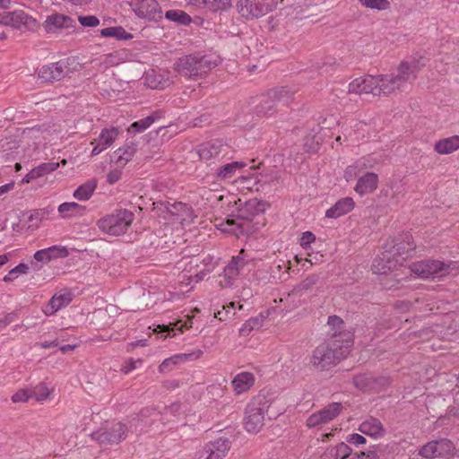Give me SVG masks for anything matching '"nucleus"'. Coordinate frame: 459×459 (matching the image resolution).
<instances>
[{
	"label": "nucleus",
	"instance_id": "1",
	"mask_svg": "<svg viewBox=\"0 0 459 459\" xmlns=\"http://www.w3.org/2000/svg\"><path fill=\"white\" fill-rule=\"evenodd\" d=\"M423 66H425V62L422 57L413 58L403 61L391 74L375 76L377 82L375 96H387L403 91L415 81L418 73Z\"/></svg>",
	"mask_w": 459,
	"mask_h": 459
},
{
	"label": "nucleus",
	"instance_id": "2",
	"mask_svg": "<svg viewBox=\"0 0 459 459\" xmlns=\"http://www.w3.org/2000/svg\"><path fill=\"white\" fill-rule=\"evenodd\" d=\"M352 345V333H344L342 344L332 342L331 343L324 342L316 347L309 357V365L317 371L327 370L346 358Z\"/></svg>",
	"mask_w": 459,
	"mask_h": 459
},
{
	"label": "nucleus",
	"instance_id": "3",
	"mask_svg": "<svg viewBox=\"0 0 459 459\" xmlns=\"http://www.w3.org/2000/svg\"><path fill=\"white\" fill-rule=\"evenodd\" d=\"M295 93L296 90L288 86L271 89L258 98L255 113L258 117H271L277 112L279 104L288 105Z\"/></svg>",
	"mask_w": 459,
	"mask_h": 459
},
{
	"label": "nucleus",
	"instance_id": "4",
	"mask_svg": "<svg viewBox=\"0 0 459 459\" xmlns=\"http://www.w3.org/2000/svg\"><path fill=\"white\" fill-rule=\"evenodd\" d=\"M218 65V58L211 55H188L178 59L175 69L185 77H197Z\"/></svg>",
	"mask_w": 459,
	"mask_h": 459
},
{
	"label": "nucleus",
	"instance_id": "5",
	"mask_svg": "<svg viewBox=\"0 0 459 459\" xmlns=\"http://www.w3.org/2000/svg\"><path fill=\"white\" fill-rule=\"evenodd\" d=\"M134 220V214L126 210L119 209L115 212L100 219L97 222L99 229L111 236L125 234Z\"/></svg>",
	"mask_w": 459,
	"mask_h": 459
},
{
	"label": "nucleus",
	"instance_id": "6",
	"mask_svg": "<svg viewBox=\"0 0 459 459\" xmlns=\"http://www.w3.org/2000/svg\"><path fill=\"white\" fill-rule=\"evenodd\" d=\"M405 239L407 240V248L403 247L402 243L395 244L392 250H385L381 254V256L374 260L372 264L374 273L386 274L393 270L398 264V259L394 258L395 255H405L406 257L411 255V252L414 250L415 246L410 242L411 236L406 235Z\"/></svg>",
	"mask_w": 459,
	"mask_h": 459
},
{
	"label": "nucleus",
	"instance_id": "7",
	"mask_svg": "<svg viewBox=\"0 0 459 459\" xmlns=\"http://www.w3.org/2000/svg\"><path fill=\"white\" fill-rule=\"evenodd\" d=\"M269 408V402L264 395L255 396L247 406L244 426L247 432L257 433L264 426V413Z\"/></svg>",
	"mask_w": 459,
	"mask_h": 459
},
{
	"label": "nucleus",
	"instance_id": "8",
	"mask_svg": "<svg viewBox=\"0 0 459 459\" xmlns=\"http://www.w3.org/2000/svg\"><path fill=\"white\" fill-rule=\"evenodd\" d=\"M129 428L121 421L106 422L91 437L101 446H113L126 439Z\"/></svg>",
	"mask_w": 459,
	"mask_h": 459
},
{
	"label": "nucleus",
	"instance_id": "9",
	"mask_svg": "<svg viewBox=\"0 0 459 459\" xmlns=\"http://www.w3.org/2000/svg\"><path fill=\"white\" fill-rule=\"evenodd\" d=\"M238 13L247 20L258 19L276 8L274 0H238Z\"/></svg>",
	"mask_w": 459,
	"mask_h": 459
},
{
	"label": "nucleus",
	"instance_id": "10",
	"mask_svg": "<svg viewBox=\"0 0 459 459\" xmlns=\"http://www.w3.org/2000/svg\"><path fill=\"white\" fill-rule=\"evenodd\" d=\"M249 259L244 249H241L238 255L233 256L224 271L220 274L219 283L221 287H230L239 274L244 273L248 265Z\"/></svg>",
	"mask_w": 459,
	"mask_h": 459
},
{
	"label": "nucleus",
	"instance_id": "11",
	"mask_svg": "<svg viewBox=\"0 0 459 459\" xmlns=\"http://www.w3.org/2000/svg\"><path fill=\"white\" fill-rule=\"evenodd\" d=\"M450 267V264H445L438 260H426L412 264L411 270L420 278H436L449 274Z\"/></svg>",
	"mask_w": 459,
	"mask_h": 459
},
{
	"label": "nucleus",
	"instance_id": "12",
	"mask_svg": "<svg viewBox=\"0 0 459 459\" xmlns=\"http://www.w3.org/2000/svg\"><path fill=\"white\" fill-rule=\"evenodd\" d=\"M455 447L446 438L432 440L424 445L419 451V455L428 459L436 457H450L454 455Z\"/></svg>",
	"mask_w": 459,
	"mask_h": 459
},
{
	"label": "nucleus",
	"instance_id": "13",
	"mask_svg": "<svg viewBox=\"0 0 459 459\" xmlns=\"http://www.w3.org/2000/svg\"><path fill=\"white\" fill-rule=\"evenodd\" d=\"M341 403H332L317 412L311 414L307 420L308 428H315L319 425L326 424L335 419L342 411Z\"/></svg>",
	"mask_w": 459,
	"mask_h": 459
},
{
	"label": "nucleus",
	"instance_id": "14",
	"mask_svg": "<svg viewBox=\"0 0 459 459\" xmlns=\"http://www.w3.org/2000/svg\"><path fill=\"white\" fill-rule=\"evenodd\" d=\"M230 449V441L227 437H220L207 444L199 452L197 459H223Z\"/></svg>",
	"mask_w": 459,
	"mask_h": 459
},
{
	"label": "nucleus",
	"instance_id": "15",
	"mask_svg": "<svg viewBox=\"0 0 459 459\" xmlns=\"http://www.w3.org/2000/svg\"><path fill=\"white\" fill-rule=\"evenodd\" d=\"M229 147L220 140L204 143L198 147V155L201 160L210 162L212 160H220L228 153Z\"/></svg>",
	"mask_w": 459,
	"mask_h": 459
},
{
	"label": "nucleus",
	"instance_id": "16",
	"mask_svg": "<svg viewBox=\"0 0 459 459\" xmlns=\"http://www.w3.org/2000/svg\"><path fill=\"white\" fill-rule=\"evenodd\" d=\"M69 68L64 61H58L49 65L42 66L38 73L39 79L43 82L60 81L68 74Z\"/></svg>",
	"mask_w": 459,
	"mask_h": 459
},
{
	"label": "nucleus",
	"instance_id": "17",
	"mask_svg": "<svg viewBox=\"0 0 459 459\" xmlns=\"http://www.w3.org/2000/svg\"><path fill=\"white\" fill-rule=\"evenodd\" d=\"M134 12L139 18L157 20L161 17V8L156 0H135Z\"/></svg>",
	"mask_w": 459,
	"mask_h": 459
},
{
	"label": "nucleus",
	"instance_id": "18",
	"mask_svg": "<svg viewBox=\"0 0 459 459\" xmlns=\"http://www.w3.org/2000/svg\"><path fill=\"white\" fill-rule=\"evenodd\" d=\"M118 129L117 127L104 128L101 130L98 138L91 142L94 145L91 151V156H96L103 151L109 148L118 136Z\"/></svg>",
	"mask_w": 459,
	"mask_h": 459
},
{
	"label": "nucleus",
	"instance_id": "19",
	"mask_svg": "<svg viewBox=\"0 0 459 459\" xmlns=\"http://www.w3.org/2000/svg\"><path fill=\"white\" fill-rule=\"evenodd\" d=\"M35 20L22 10L0 13V24L20 29L22 25L29 26Z\"/></svg>",
	"mask_w": 459,
	"mask_h": 459
},
{
	"label": "nucleus",
	"instance_id": "20",
	"mask_svg": "<svg viewBox=\"0 0 459 459\" xmlns=\"http://www.w3.org/2000/svg\"><path fill=\"white\" fill-rule=\"evenodd\" d=\"M377 80L373 75H368L366 77L356 78L350 82L348 87L349 93H354L358 95L362 94H372L375 96V88H377Z\"/></svg>",
	"mask_w": 459,
	"mask_h": 459
},
{
	"label": "nucleus",
	"instance_id": "21",
	"mask_svg": "<svg viewBox=\"0 0 459 459\" xmlns=\"http://www.w3.org/2000/svg\"><path fill=\"white\" fill-rule=\"evenodd\" d=\"M378 176L374 172H367L358 178L354 190L364 195L374 192L377 188Z\"/></svg>",
	"mask_w": 459,
	"mask_h": 459
},
{
	"label": "nucleus",
	"instance_id": "22",
	"mask_svg": "<svg viewBox=\"0 0 459 459\" xmlns=\"http://www.w3.org/2000/svg\"><path fill=\"white\" fill-rule=\"evenodd\" d=\"M73 299V294L70 291H64L54 295L48 304L43 309L47 316H51L62 307L67 306Z\"/></svg>",
	"mask_w": 459,
	"mask_h": 459
},
{
	"label": "nucleus",
	"instance_id": "23",
	"mask_svg": "<svg viewBox=\"0 0 459 459\" xmlns=\"http://www.w3.org/2000/svg\"><path fill=\"white\" fill-rule=\"evenodd\" d=\"M167 209L172 216L180 221V223L189 224L193 222L195 218L193 210L187 204L183 203H175Z\"/></svg>",
	"mask_w": 459,
	"mask_h": 459
},
{
	"label": "nucleus",
	"instance_id": "24",
	"mask_svg": "<svg viewBox=\"0 0 459 459\" xmlns=\"http://www.w3.org/2000/svg\"><path fill=\"white\" fill-rule=\"evenodd\" d=\"M355 205V202L351 197H343L338 200L333 206L329 208L325 212V217L337 219L350 212Z\"/></svg>",
	"mask_w": 459,
	"mask_h": 459
},
{
	"label": "nucleus",
	"instance_id": "25",
	"mask_svg": "<svg viewBox=\"0 0 459 459\" xmlns=\"http://www.w3.org/2000/svg\"><path fill=\"white\" fill-rule=\"evenodd\" d=\"M254 384L255 377L250 372H240L237 374L231 381L233 390L237 394L247 392Z\"/></svg>",
	"mask_w": 459,
	"mask_h": 459
},
{
	"label": "nucleus",
	"instance_id": "26",
	"mask_svg": "<svg viewBox=\"0 0 459 459\" xmlns=\"http://www.w3.org/2000/svg\"><path fill=\"white\" fill-rule=\"evenodd\" d=\"M67 255L68 251L65 247L52 246L50 247L37 251L34 254V258L38 262L48 263L52 259L65 257Z\"/></svg>",
	"mask_w": 459,
	"mask_h": 459
},
{
	"label": "nucleus",
	"instance_id": "27",
	"mask_svg": "<svg viewBox=\"0 0 459 459\" xmlns=\"http://www.w3.org/2000/svg\"><path fill=\"white\" fill-rule=\"evenodd\" d=\"M359 429L361 433L370 437H380L385 434V429L381 421L378 419L373 417L364 420L360 424Z\"/></svg>",
	"mask_w": 459,
	"mask_h": 459
},
{
	"label": "nucleus",
	"instance_id": "28",
	"mask_svg": "<svg viewBox=\"0 0 459 459\" xmlns=\"http://www.w3.org/2000/svg\"><path fill=\"white\" fill-rule=\"evenodd\" d=\"M73 26V19L67 15L56 13L46 20V30L52 32L56 29L69 28Z\"/></svg>",
	"mask_w": 459,
	"mask_h": 459
},
{
	"label": "nucleus",
	"instance_id": "29",
	"mask_svg": "<svg viewBox=\"0 0 459 459\" xmlns=\"http://www.w3.org/2000/svg\"><path fill=\"white\" fill-rule=\"evenodd\" d=\"M328 325L333 331L332 333V338L333 339L332 342L339 344H342V341L344 339V333L348 331L344 330V322L343 320L337 316H330L327 321Z\"/></svg>",
	"mask_w": 459,
	"mask_h": 459
},
{
	"label": "nucleus",
	"instance_id": "30",
	"mask_svg": "<svg viewBox=\"0 0 459 459\" xmlns=\"http://www.w3.org/2000/svg\"><path fill=\"white\" fill-rule=\"evenodd\" d=\"M351 454V448L342 442L336 446L328 447L321 455L320 459H346Z\"/></svg>",
	"mask_w": 459,
	"mask_h": 459
},
{
	"label": "nucleus",
	"instance_id": "31",
	"mask_svg": "<svg viewBox=\"0 0 459 459\" xmlns=\"http://www.w3.org/2000/svg\"><path fill=\"white\" fill-rule=\"evenodd\" d=\"M58 212L64 219H68L76 216H82L85 213L86 208L75 202H66L61 204L57 208Z\"/></svg>",
	"mask_w": 459,
	"mask_h": 459
},
{
	"label": "nucleus",
	"instance_id": "32",
	"mask_svg": "<svg viewBox=\"0 0 459 459\" xmlns=\"http://www.w3.org/2000/svg\"><path fill=\"white\" fill-rule=\"evenodd\" d=\"M434 149L439 154H449L457 151L459 149V135H453L437 141Z\"/></svg>",
	"mask_w": 459,
	"mask_h": 459
},
{
	"label": "nucleus",
	"instance_id": "33",
	"mask_svg": "<svg viewBox=\"0 0 459 459\" xmlns=\"http://www.w3.org/2000/svg\"><path fill=\"white\" fill-rule=\"evenodd\" d=\"M135 152L136 145L134 143L126 144L114 152L113 159L118 166L123 167L132 160Z\"/></svg>",
	"mask_w": 459,
	"mask_h": 459
},
{
	"label": "nucleus",
	"instance_id": "34",
	"mask_svg": "<svg viewBox=\"0 0 459 459\" xmlns=\"http://www.w3.org/2000/svg\"><path fill=\"white\" fill-rule=\"evenodd\" d=\"M245 166L246 163L242 161H233L227 163L216 170V178L219 180H226L231 178L236 175L238 170L243 169Z\"/></svg>",
	"mask_w": 459,
	"mask_h": 459
},
{
	"label": "nucleus",
	"instance_id": "35",
	"mask_svg": "<svg viewBox=\"0 0 459 459\" xmlns=\"http://www.w3.org/2000/svg\"><path fill=\"white\" fill-rule=\"evenodd\" d=\"M97 187L95 180H89L81 185L74 193V197L80 201L89 200Z\"/></svg>",
	"mask_w": 459,
	"mask_h": 459
},
{
	"label": "nucleus",
	"instance_id": "36",
	"mask_svg": "<svg viewBox=\"0 0 459 459\" xmlns=\"http://www.w3.org/2000/svg\"><path fill=\"white\" fill-rule=\"evenodd\" d=\"M353 383L357 388L364 392L376 387V379L372 375L367 373L357 375L353 379Z\"/></svg>",
	"mask_w": 459,
	"mask_h": 459
},
{
	"label": "nucleus",
	"instance_id": "37",
	"mask_svg": "<svg viewBox=\"0 0 459 459\" xmlns=\"http://www.w3.org/2000/svg\"><path fill=\"white\" fill-rule=\"evenodd\" d=\"M100 34L103 37H111L117 39H128L132 38V35L127 33L125 29L120 26L102 29Z\"/></svg>",
	"mask_w": 459,
	"mask_h": 459
},
{
	"label": "nucleus",
	"instance_id": "38",
	"mask_svg": "<svg viewBox=\"0 0 459 459\" xmlns=\"http://www.w3.org/2000/svg\"><path fill=\"white\" fill-rule=\"evenodd\" d=\"M158 116L151 115L143 119L134 122L128 131L132 133H141L146 130L156 119Z\"/></svg>",
	"mask_w": 459,
	"mask_h": 459
},
{
	"label": "nucleus",
	"instance_id": "39",
	"mask_svg": "<svg viewBox=\"0 0 459 459\" xmlns=\"http://www.w3.org/2000/svg\"><path fill=\"white\" fill-rule=\"evenodd\" d=\"M165 17L172 22H176L179 24H188L191 22L190 16L183 11L179 10H169L166 12Z\"/></svg>",
	"mask_w": 459,
	"mask_h": 459
},
{
	"label": "nucleus",
	"instance_id": "40",
	"mask_svg": "<svg viewBox=\"0 0 459 459\" xmlns=\"http://www.w3.org/2000/svg\"><path fill=\"white\" fill-rule=\"evenodd\" d=\"M359 2L367 8L376 10H386L390 6L387 0H359Z\"/></svg>",
	"mask_w": 459,
	"mask_h": 459
},
{
	"label": "nucleus",
	"instance_id": "41",
	"mask_svg": "<svg viewBox=\"0 0 459 459\" xmlns=\"http://www.w3.org/2000/svg\"><path fill=\"white\" fill-rule=\"evenodd\" d=\"M318 281V276L316 274L308 275L304 279L295 289L296 292H303L312 289L314 285Z\"/></svg>",
	"mask_w": 459,
	"mask_h": 459
},
{
	"label": "nucleus",
	"instance_id": "42",
	"mask_svg": "<svg viewBox=\"0 0 459 459\" xmlns=\"http://www.w3.org/2000/svg\"><path fill=\"white\" fill-rule=\"evenodd\" d=\"M29 271V266L26 264H19L16 267L10 270L9 273L4 277L5 282L13 281L17 278L18 274H25Z\"/></svg>",
	"mask_w": 459,
	"mask_h": 459
},
{
	"label": "nucleus",
	"instance_id": "43",
	"mask_svg": "<svg viewBox=\"0 0 459 459\" xmlns=\"http://www.w3.org/2000/svg\"><path fill=\"white\" fill-rule=\"evenodd\" d=\"M368 167H371L368 164V160L366 158L359 159L355 165L349 166L345 170L346 176H356L361 169H367Z\"/></svg>",
	"mask_w": 459,
	"mask_h": 459
},
{
	"label": "nucleus",
	"instance_id": "44",
	"mask_svg": "<svg viewBox=\"0 0 459 459\" xmlns=\"http://www.w3.org/2000/svg\"><path fill=\"white\" fill-rule=\"evenodd\" d=\"M205 5L213 11H226L231 7V0H205Z\"/></svg>",
	"mask_w": 459,
	"mask_h": 459
},
{
	"label": "nucleus",
	"instance_id": "45",
	"mask_svg": "<svg viewBox=\"0 0 459 459\" xmlns=\"http://www.w3.org/2000/svg\"><path fill=\"white\" fill-rule=\"evenodd\" d=\"M58 167H59L58 162H48V163H42L39 166L36 167V169L40 178V177L47 175L52 171H55Z\"/></svg>",
	"mask_w": 459,
	"mask_h": 459
},
{
	"label": "nucleus",
	"instance_id": "46",
	"mask_svg": "<svg viewBox=\"0 0 459 459\" xmlns=\"http://www.w3.org/2000/svg\"><path fill=\"white\" fill-rule=\"evenodd\" d=\"M32 396H33L32 392H30L29 390H26V389H21V390L17 391L12 396V401L15 403H26Z\"/></svg>",
	"mask_w": 459,
	"mask_h": 459
},
{
	"label": "nucleus",
	"instance_id": "47",
	"mask_svg": "<svg viewBox=\"0 0 459 459\" xmlns=\"http://www.w3.org/2000/svg\"><path fill=\"white\" fill-rule=\"evenodd\" d=\"M258 325L259 321L257 318L249 319L239 329V333L241 335H247Z\"/></svg>",
	"mask_w": 459,
	"mask_h": 459
},
{
	"label": "nucleus",
	"instance_id": "48",
	"mask_svg": "<svg viewBox=\"0 0 459 459\" xmlns=\"http://www.w3.org/2000/svg\"><path fill=\"white\" fill-rule=\"evenodd\" d=\"M79 22L84 27H96L100 24V20L94 15L80 16Z\"/></svg>",
	"mask_w": 459,
	"mask_h": 459
},
{
	"label": "nucleus",
	"instance_id": "49",
	"mask_svg": "<svg viewBox=\"0 0 459 459\" xmlns=\"http://www.w3.org/2000/svg\"><path fill=\"white\" fill-rule=\"evenodd\" d=\"M316 240V236L311 231H306L300 238V246L304 248L309 247Z\"/></svg>",
	"mask_w": 459,
	"mask_h": 459
},
{
	"label": "nucleus",
	"instance_id": "50",
	"mask_svg": "<svg viewBox=\"0 0 459 459\" xmlns=\"http://www.w3.org/2000/svg\"><path fill=\"white\" fill-rule=\"evenodd\" d=\"M235 306L234 302H230L229 305L224 306L221 310H219L215 313V317L219 320L222 321L227 318L228 314L230 313V309L233 308Z\"/></svg>",
	"mask_w": 459,
	"mask_h": 459
},
{
	"label": "nucleus",
	"instance_id": "51",
	"mask_svg": "<svg viewBox=\"0 0 459 459\" xmlns=\"http://www.w3.org/2000/svg\"><path fill=\"white\" fill-rule=\"evenodd\" d=\"M35 395H36L37 401H43V400H46L49 396V391L45 385H40V386L37 387Z\"/></svg>",
	"mask_w": 459,
	"mask_h": 459
},
{
	"label": "nucleus",
	"instance_id": "52",
	"mask_svg": "<svg viewBox=\"0 0 459 459\" xmlns=\"http://www.w3.org/2000/svg\"><path fill=\"white\" fill-rule=\"evenodd\" d=\"M278 272H281L282 269H285V272L278 277L280 281H285L287 279L286 274H288L289 270L290 269V263L288 262H282V264H279L275 267Z\"/></svg>",
	"mask_w": 459,
	"mask_h": 459
},
{
	"label": "nucleus",
	"instance_id": "53",
	"mask_svg": "<svg viewBox=\"0 0 459 459\" xmlns=\"http://www.w3.org/2000/svg\"><path fill=\"white\" fill-rule=\"evenodd\" d=\"M347 441L355 446H359V445L365 444L366 438L359 434L354 433V434L350 435V437L347 438Z\"/></svg>",
	"mask_w": 459,
	"mask_h": 459
},
{
	"label": "nucleus",
	"instance_id": "54",
	"mask_svg": "<svg viewBox=\"0 0 459 459\" xmlns=\"http://www.w3.org/2000/svg\"><path fill=\"white\" fill-rule=\"evenodd\" d=\"M256 205V202L255 200H252V201H248L245 204V208L244 209H241L239 210V217L243 218V219H246V220H249V216L248 215H246L245 214V211H250L252 209H254Z\"/></svg>",
	"mask_w": 459,
	"mask_h": 459
},
{
	"label": "nucleus",
	"instance_id": "55",
	"mask_svg": "<svg viewBox=\"0 0 459 459\" xmlns=\"http://www.w3.org/2000/svg\"><path fill=\"white\" fill-rule=\"evenodd\" d=\"M186 320L183 322L182 320H179L176 323L177 327L179 331H183V329H189L192 327V320L193 317L189 316H186Z\"/></svg>",
	"mask_w": 459,
	"mask_h": 459
},
{
	"label": "nucleus",
	"instance_id": "56",
	"mask_svg": "<svg viewBox=\"0 0 459 459\" xmlns=\"http://www.w3.org/2000/svg\"><path fill=\"white\" fill-rule=\"evenodd\" d=\"M121 171L119 169H114L108 172L107 179L109 184H115L121 178Z\"/></svg>",
	"mask_w": 459,
	"mask_h": 459
},
{
	"label": "nucleus",
	"instance_id": "57",
	"mask_svg": "<svg viewBox=\"0 0 459 459\" xmlns=\"http://www.w3.org/2000/svg\"><path fill=\"white\" fill-rule=\"evenodd\" d=\"M39 178V173L36 168H34L22 178V183H30V181Z\"/></svg>",
	"mask_w": 459,
	"mask_h": 459
},
{
	"label": "nucleus",
	"instance_id": "58",
	"mask_svg": "<svg viewBox=\"0 0 459 459\" xmlns=\"http://www.w3.org/2000/svg\"><path fill=\"white\" fill-rule=\"evenodd\" d=\"M352 459H377V454L376 451H369L368 454L362 452L360 455H358L357 457H353Z\"/></svg>",
	"mask_w": 459,
	"mask_h": 459
},
{
	"label": "nucleus",
	"instance_id": "59",
	"mask_svg": "<svg viewBox=\"0 0 459 459\" xmlns=\"http://www.w3.org/2000/svg\"><path fill=\"white\" fill-rule=\"evenodd\" d=\"M43 349L52 348L58 346V341L54 340L52 342H43L39 344Z\"/></svg>",
	"mask_w": 459,
	"mask_h": 459
},
{
	"label": "nucleus",
	"instance_id": "60",
	"mask_svg": "<svg viewBox=\"0 0 459 459\" xmlns=\"http://www.w3.org/2000/svg\"><path fill=\"white\" fill-rule=\"evenodd\" d=\"M187 4L200 6L205 4V0H185Z\"/></svg>",
	"mask_w": 459,
	"mask_h": 459
},
{
	"label": "nucleus",
	"instance_id": "61",
	"mask_svg": "<svg viewBox=\"0 0 459 459\" xmlns=\"http://www.w3.org/2000/svg\"><path fill=\"white\" fill-rule=\"evenodd\" d=\"M14 318H15V314L9 313L3 318V320L5 322V324H7V325H9L14 320Z\"/></svg>",
	"mask_w": 459,
	"mask_h": 459
},
{
	"label": "nucleus",
	"instance_id": "62",
	"mask_svg": "<svg viewBox=\"0 0 459 459\" xmlns=\"http://www.w3.org/2000/svg\"><path fill=\"white\" fill-rule=\"evenodd\" d=\"M76 347V345H70V344H66V345H63L61 346L59 349L60 351L63 352V353H66L68 351H71L73 350H74Z\"/></svg>",
	"mask_w": 459,
	"mask_h": 459
},
{
	"label": "nucleus",
	"instance_id": "63",
	"mask_svg": "<svg viewBox=\"0 0 459 459\" xmlns=\"http://www.w3.org/2000/svg\"><path fill=\"white\" fill-rule=\"evenodd\" d=\"M13 184H5L0 186V195L5 194L13 188Z\"/></svg>",
	"mask_w": 459,
	"mask_h": 459
},
{
	"label": "nucleus",
	"instance_id": "64",
	"mask_svg": "<svg viewBox=\"0 0 459 459\" xmlns=\"http://www.w3.org/2000/svg\"><path fill=\"white\" fill-rule=\"evenodd\" d=\"M136 363H142V360L138 359L136 361H134V360L130 361V363H129L130 367L127 369H126V373H128L129 371L136 368Z\"/></svg>",
	"mask_w": 459,
	"mask_h": 459
}]
</instances>
